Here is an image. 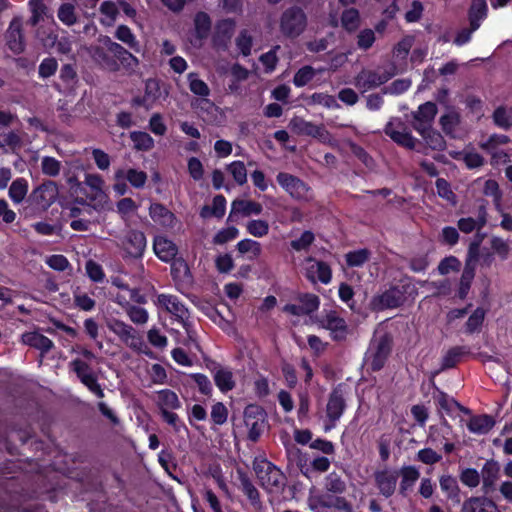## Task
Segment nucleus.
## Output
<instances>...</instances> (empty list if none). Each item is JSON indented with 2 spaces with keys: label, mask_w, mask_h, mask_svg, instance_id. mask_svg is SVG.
Returning a JSON list of instances; mask_svg holds the SVG:
<instances>
[{
  "label": "nucleus",
  "mask_w": 512,
  "mask_h": 512,
  "mask_svg": "<svg viewBox=\"0 0 512 512\" xmlns=\"http://www.w3.org/2000/svg\"><path fill=\"white\" fill-rule=\"evenodd\" d=\"M462 512H500L497 505L486 497H470L463 502Z\"/></svg>",
  "instance_id": "393cba45"
},
{
  "label": "nucleus",
  "mask_w": 512,
  "mask_h": 512,
  "mask_svg": "<svg viewBox=\"0 0 512 512\" xmlns=\"http://www.w3.org/2000/svg\"><path fill=\"white\" fill-rule=\"evenodd\" d=\"M125 312L129 319L136 325H144L148 322L149 314L143 307L136 305H127Z\"/></svg>",
  "instance_id": "864d4df0"
},
{
  "label": "nucleus",
  "mask_w": 512,
  "mask_h": 512,
  "mask_svg": "<svg viewBox=\"0 0 512 512\" xmlns=\"http://www.w3.org/2000/svg\"><path fill=\"white\" fill-rule=\"evenodd\" d=\"M106 325L126 346L135 351H141L143 339L131 325L118 319H110Z\"/></svg>",
  "instance_id": "1a4fd4ad"
},
{
  "label": "nucleus",
  "mask_w": 512,
  "mask_h": 512,
  "mask_svg": "<svg viewBox=\"0 0 512 512\" xmlns=\"http://www.w3.org/2000/svg\"><path fill=\"white\" fill-rule=\"evenodd\" d=\"M58 194L57 184L45 181L31 192L28 201L38 209L47 210L56 201Z\"/></svg>",
  "instance_id": "9b49d317"
},
{
  "label": "nucleus",
  "mask_w": 512,
  "mask_h": 512,
  "mask_svg": "<svg viewBox=\"0 0 512 512\" xmlns=\"http://www.w3.org/2000/svg\"><path fill=\"white\" fill-rule=\"evenodd\" d=\"M71 370L77 375L78 379L81 380L89 375H94L92 367L89 361H85L81 358H75L69 363Z\"/></svg>",
  "instance_id": "13d9d810"
},
{
  "label": "nucleus",
  "mask_w": 512,
  "mask_h": 512,
  "mask_svg": "<svg viewBox=\"0 0 512 512\" xmlns=\"http://www.w3.org/2000/svg\"><path fill=\"white\" fill-rule=\"evenodd\" d=\"M318 324L329 331L331 339L337 342L345 341L351 333L346 320L335 310L324 311Z\"/></svg>",
  "instance_id": "39448f33"
},
{
  "label": "nucleus",
  "mask_w": 512,
  "mask_h": 512,
  "mask_svg": "<svg viewBox=\"0 0 512 512\" xmlns=\"http://www.w3.org/2000/svg\"><path fill=\"white\" fill-rule=\"evenodd\" d=\"M254 471L262 487L267 491L274 492L283 486L284 475L271 462L264 459L254 462Z\"/></svg>",
  "instance_id": "7ed1b4c3"
},
{
  "label": "nucleus",
  "mask_w": 512,
  "mask_h": 512,
  "mask_svg": "<svg viewBox=\"0 0 512 512\" xmlns=\"http://www.w3.org/2000/svg\"><path fill=\"white\" fill-rule=\"evenodd\" d=\"M469 353L465 346H455L450 348L442 357L440 371L453 368L461 358Z\"/></svg>",
  "instance_id": "72a5a7b5"
},
{
  "label": "nucleus",
  "mask_w": 512,
  "mask_h": 512,
  "mask_svg": "<svg viewBox=\"0 0 512 512\" xmlns=\"http://www.w3.org/2000/svg\"><path fill=\"white\" fill-rule=\"evenodd\" d=\"M416 131L422 136L427 148L435 151H443L446 148V141L444 137L431 127L423 128L422 126L417 125Z\"/></svg>",
  "instance_id": "a878e982"
},
{
  "label": "nucleus",
  "mask_w": 512,
  "mask_h": 512,
  "mask_svg": "<svg viewBox=\"0 0 512 512\" xmlns=\"http://www.w3.org/2000/svg\"><path fill=\"white\" fill-rule=\"evenodd\" d=\"M146 243V237L142 231L129 230L121 241V247L127 256L139 258L145 251Z\"/></svg>",
  "instance_id": "2eb2a0df"
},
{
  "label": "nucleus",
  "mask_w": 512,
  "mask_h": 512,
  "mask_svg": "<svg viewBox=\"0 0 512 512\" xmlns=\"http://www.w3.org/2000/svg\"><path fill=\"white\" fill-rule=\"evenodd\" d=\"M436 401L439 407L445 410L447 413H452L455 409H459L460 411L469 414V409L463 407L459 404L454 398L450 397L443 391L438 390V394L436 396Z\"/></svg>",
  "instance_id": "a19ab883"
},
{
  "label": "nucleus",
  "mask_w": 512,
  "mask_h": 512,
  "mask_svg": "<svg viewBox=\"0 0 512 512\" xmlns=\"http://www.w3.org/2000/svg\"><path fill=\"white\" fill-rule=\"evenodd\" d=\"M460 123V115L454 110H449L440 117V125L444 132L453 135Z\"/></svg>",
  "instance_id": "09e8293b"
},
{
  "label": "nucleus",
  "mask_w": 512,
  "mask_h": 512,
  "mask_svg": "<svg viewBox=\"0 0 512 512\" xmlns=\"http://www.w3.org/2000/svg\"><path fill=\"white\" fill-rule=\"evenodd\" d=\"M486 15V0H473L469 10V20L472 30H477L480 27V22L486 18Z\"/></svg>",
  "instance_id": "473e14b6"
},
{
  "label": "nucleus",
  "mask_w": 512,
  "mask_h": 512,
  "mask_svg": "<svg viewBox=\"0 0 512 512\" xmlns=\"http://www.w3.org/2000/svg\"><path fill=\"white\" fill-rule=\"evenodd\" d=\"M226 210V199L222 195H216L213 198L212 206H204L200 211L202 218H208L211 216L222 218Z\"/></svg>",
  "instance_id": "4c0bfd02"
},
{
  "label": "nucleus",
  "mask_w": 512,
  "mask_h": 512,
  "mask_svg": "<svg viewBox=\"0 0 512 512\" xmlns=\"http://www.w3.org/2000/svg\"><path fill=\"white\" fill-rule=\"evenodd\" d=\"M384 132L398 145H401L408 149H414L417 143V139L414 138L401 118H392L385 126Z\"/></svg>",
  "instance_id": "9d476101"
},
{
  "label": "nucleus",
  "mask_w": 512,
  "mask_h": 512,
  "mask_svg": "<svg viewBox=\"0 0 512 512\" xmlns=\"http://www.w3.org/2000/svg\"><path fill=\"white\" fill-rule=\"evenodd\" d=\"M510 142V138L504 134H492L485 141L479 143V147L484 151L491 154L493 158L496 157V149L499 146L506 145Z\"/></svg>",
  "instance_id": "58836bf2"
},
{
  "label": "nucleus",
  "mask_w": 512,
  "mask_h": 512,
  "mask_svg": "<svg viewBox=\"0 0 512 512\" xmlns=\"http://www.w3.org/2000/svg\"><path fill=\"white\" fill-rule=\"evenodd\" d=\"M325 489L333 494H342L346 490V483L335 472L328 474L324 482Z\"/></svg>",
  "instance_id": "3c124183"
},
{
  "label": "nucleus",
  "mask_w": 512,
  "mask_h": 512,
  "mask_svg": "<svg viewBox=\"0 0 512 512\" xmlns=\"http://www.w3.org/2000/svg\"><path fill=\"white\" fill-rule=\"evenodd\" d=\"M495 425L493 417L489 415H477L473 416L468 424L467 428L471 433L482 435L488 433Z\"/></svg>",
  "instance_id": "c756f323"
},
{
  "label": "nucleus",
  "mask_w": 512,
  "mask_h": 512,
  "mask_svg": "<svg viewBox=\"0 0 512 512\" xmlns=\"http://www.w3.org/2000/svg\"><path fill=\"white\" fill-rule=\"evenodd\" d=\"M401 477L399 492L406 496L407 492L412 489L415 482L420 477V472L415 466H404L398 472Z\"/></svg>",
  "instance_id": "cd10ccee"
},
{
  "label": "nucleus",
  "mask_w": 512,
  "mask_h": 512,
  "mask_svg": "<svg viewBox=\"0 0 512 512\" xmlns=\"http://www.w3.org/2000/svg\"><path fill=\"white\" fill-rule=\"evenodd\" d=\"M306 276L313 282L320 281L327 284L331 280V270L329 266L313 258L306 259Z\"/></svg>",
  "instance_id": "6ab92c4d"
},
{
  "label": "nucleus",
  "mask_w": 512,
  "mask_h": 512,
  "mask_svg": "<svg viewBox=\"0 0 512 512\" xmlns=\"http://www.w3.org/2000/svg\"><path fill=\"white\" fill-rule=\"evenodd\" d=\"M189 88L192 93L200 97H207L210 94L208 85L201 79L198 78L196 73L188 74Z\"/></svg>",
  "instance_id": "6e6d98bb"
},
{
  "label": "nucleus",
  "mask_w": 512,
  "mask_h": 512,
  "mask_svg": "<svg viewBox=\"0 0 512 512\" xmlns=\"http://www.w3.org/2000/svg\"><path fill=\"white\" fill-rule=\"evenodd\" d=\"M62 164L59 160L51 156H44L41 159V171L49 177H57L60 174Z\"/></svg>",
  "instance_id": "5fc2aeb1"
},
{
  "label": "nucleus",
  "mask_w": 512,
  "mask_h": 512,
  "mask_svg": "<svg viewBox=\"0 0 512 512\" xmlns=\"http://www.w3.org/2000/svg\"><path fill=\"white\" fill-rule=\"evenodd\" d=\"M247 232L257 238L266 236L269 233V223L265 220H251L246 224Z\"/></svg>",
  "instance_id": "e2e57ef3"
},
{
  "label": "nucleus",
  "mask_w": 512,
  "mask_h": 512,
  "mask_svg": "<svg viewBox=\"0 0 512 512\" xmlns=\"http://www.w3.org/2000/svg\"><path fill=\"white\" fill-rule=\"evenodd\" d=\"M486 224V209L485 207H480L479 214L476 219L472 217L461 218L458 221V228L463 233H470L475 229H481Z\"/></svg>",
  "instance_id": "2f4dec72"
},
{
  "label": "nucleus",
  "mask_w": 512,
  "mask_h": 512,
  "mask_svg": "<svg viewBox=\"0 0 512 512\" xmlns=\"http://www.w3.org/2000/svg\"><path fill=\"white\" fill-rule=\"evenodd\" d=\"M392 340L389 335H376L370 342L365 361L373 371L381 370L391 352Z\"/></svg>",
  "instance_id": "f257e3e1"
},
{
  "label": "nucleus",
  "mask_w": 512,
  "mask_h": 512,
  "mask_svg": "<svg viewBox=\"0 0 512 512\" xmlns=\"http://www.w3.org/2000/svg\"><path fill=\"white\" fill-rule=\"evenodd\" d=\"M278 184L295 200L309 202L313 199L311 188L298 177L281 172L276 177Z\"/></svg>",
  "instance_id": "423d86ee"
},
{
  "label": "nucleus",
  "mask_w": 512,
  "mask_h": 512,
  "mask_svg": "<svg viewBox=\"0 0 512 512\" xmlns=\"http://www.w3.org/2000/svg\"><path fill=\"white\" fill-rule=\"evenodd\" d=\"M115 37L126 44L129 48L133 49L136 52L140 51V46L138 41L136 40L135 35L131 31V29L126 25H120L117 27L115 31Z\"/></svg>",
  "instance_id": "37998d69"
},
{
  "label": "nucleus",
  "mask_w": 512,
  "mask_h": 512,
  "mask_svg": "<svg viewBox=\"0 0 512 512\" xmlns=\"http://www.w3.org/2000/svg\"><path fill=\"white\" fill-rule=\"evenodd\" d=\"M236 249L240 255H247V258L250 260L258 258L262 253L261 244L249 238L239 241L236 245Z\"/></svg>",
  "instance_id": "e433bc0d"
},
{
  "label": "nucleus",
  "mask_w": 512,
  "mask_h": 512,
  "mask_svg": "<svg viewBox=\"0 0 512 512\" xmlns=\"http://www.w3.org/2000/svg\"><path fill=\"white\" fill-rule=\"evenodd\" d=\"M227 170L238 185H243L247 182V170L242 161H233L227 166Z\"/></svg>",
  "instance_id": "bf43d9fd"
},
{
  "label": "nucleus",
  "mask_w": 512,
  "mask_h": 512,
  "mask_svg": "<svg viewBox=\"0 0 512 512\" xmlns=\"http://www.w3.org/2000/svg\"><path fill=\"white\" fill-rule=\"evenodd\" d=\"M155 402L161 412L165 410H176L181 407L177 394L170 389H163L156 393Z\"/></svg>",
  "instance_id": "bb28decb"
},
{
  "label": "nucleus",
  "mask_w": 512,
  "mask_h": 512,
  "mask_svg": "<svg viewBox=\"0 0 512 512\" xmlns=\"http://www.w3.org/2000/svg\"><path fill=\"white\" fill-rule=\"evenodd\" d=\"M288 127L294 134L316 138L321 143L328 144L333 148L339 146L338 142L323 125H316L311 121L295 116L289 121Z\"/></svg>",
  "instance_id": "f03ea898"
},
{
  "label": "nucleus",
  "mask_w": 512,
  "mask_h": 512,
  "mask_svg": "<svg viewBox=\"0 0 512 512\" xmlns=\"http://www.w3.org/2000/svg\"><path fill=\"white\" fill-rule=\"evenodd\" d=\"M398 478V471L391 468L377 470L374 473L375 485L379 493L385 498H389L395 493Z\"/></svg>",
  "instance_id": "4468645a"
},
{
  "label": "nucleus",
  "mask_w": 512,
  "mask_h": 512,
  "mask_svg": "<svg viewBox=\"0 0 512 512\" xmlns=\"http://www.w3.org/2000/svg\"><path fill=\"white\" fill-rule=\"evenodd\" d=\"M321 496H323V502L326 503L325 508H336L345 512L352 510L351 504L344 497H333L326 494H321Z\"/></svg>",
  "instance_id": "69168bd1"
},
{
  "label": "nucleus",
  "mask_w": 512,
  "mask_h": 512,
  "mask_svg": "<svg viewBox=\"0 0 512 512\" xmlns=\"http://www.w3.org/2000/svg\"><path fill=\"white\" fill-rule=\"evenodd\" d=\"M490 245L493 252L502 260H506L508 258L511 248L507 240L499 236H492L490 239Z\"/></svg>",
  "instance_id": "052dcab7"
},
{
  "label": "nucleus",
  "mask_w": 512,
  "mask_h": 512,
  "mask_svg": "<svg viewBox=\"0 0 512 512\" xmlns=\"http://www.w3.org/2000/svg\"><path fill=\"white\" fill-rule=\"evenodd\" d=\"M392 74L380 70H363L355 77V86L367 92L389 81Z\"/></svg>",
  "instance_id": "ddd939ff"
},
{
  "label": "nucleus",
  "mask_w": 512,
  "mask_h": 512,
  "mask_svg": "<svg viewBox=\"0 0 512 512\" xmlns=\"http://www.w3.org/2000/svg\"><path fill=\"white\" fill-rule=\"evenodd\" d=\"M99 11L103 16L101 19L102 24L107 26L114 24L119 13L116 3L108 0L101 3Z\"/></svg>",
  "instance_id": "49530a36"
},
{
  "label": "nucleus",
  "mask_w": 512,
  "mask_h": 512,
  "mask_svg": "<svg viewBox=\"0 0 512 512\" xmlns=\"http://www.w3.org/2000/svg\"><path fill=\"white\" fill-rule=\"evenodd\" d=\"M91 55L93 59L103 68L109 70V71H117L118 70V64L117 62L112 59L103 48L100 47H94L92 48Z\"/></svg>",
  "instance_id": "de8ad7c7"
},
{
  "label": "nucleus",
  "mask_w": 512,
  "mask_h": 512,
  "mask_svg": "<svg viewBox=\"0 0 512 512\" xmlns=\"http://www.w3.org/2000/svg\"><path fill=\"white\" fill-rule=\"evenodd\" d=\"M149 215L155 223L166 229L174 228L178 222L174 213L160 203L150 205Z\"/></svg>",
  "instance_id": "a211bd4d"
},
{
  "label": "nucleus",
  "mask_w": 512,
  "mask_h": 512,
  "mask_svg": "<svg viewBox=\"0 0 512 512\" xmlns=\"http://www.w3.org/2000/svg\"><path fill=\"white\" fill-rule=\"evenodd\" d=\"M6 42L9 49L15 53L20 54L24 51L25 44L22 34V19L14 17L9 24L5 34Z\"/></svg>",
  "instance_id": "dca6fc26"
},
{
  "label": "nucleus",
  "mask_w": 512,
  "mask_h": 512,
  "mask_svg": "<svg viewBox=\"0 0 512 512\" xmlns=\"http://www.w3.org/2000/svg\"><path fill=\"white\" fill-rule=\"evenodd\" d=\"M28 192V182L23 178H17L12 182L9 188V197L11 200L19 204L26 197Z\"/></svg>",
  "instance_id": "79ce46f5"
},
{
  "label": "nucleus",
  "mask_w": 512,
  "mask_h": 512,
  "mask_svg": "<svg viewBox=\"0 0 512 512\" xmlns=\"http://www.w3.org/2000/svg\"><path fill=\"white\" fill-rule=\"evenodd\" d=\"M130 139L136 150L148 151L154 147L153 138L146 132L133 131L130 133Z\"/></svg>",
  "instance_id": "c03bdc74"
},
{
  "label": "nucleus",
  "mask_w": 512,
  "mask_h": 512,
  "mask_svg": "<svg viewBox=\"0 0 512 512\" xmlns=\"http://www.w3.org/2000/svg\"><path fill=\"white\" fill-rule=\"evenodd\" d=\"M116 208L121 218L126 221L130 214L137 211L138 205L132 198L126 197L117 202Z\"/></svg>",
  "instance_id": "338daca9"
},
{
  "label": "nucleus",
  "mask_w": 512,
  "mask_h": 512,
  "mask_svg": "<svg viewBox=\"0 0 512 512\" xmlns=\"http://www.w3.org/2000/svg\"><path fill=\"white\" fill-rule=\"evenodd\" d=\"M437 114V106L433 102H426L420 105L417 111L413 112V127L416 130V126L420 125L423 128L431 127L433 120Z\"/></svg>",
  "instance_id": "5701e85b"
},
{
  "label": "nucleus",
  "mask_w": 512,
  "mask_h": 512,
  "mask_svg": "<svg viewBox=\"0 0 512 512\" xmlns=\"http://www.w3.org/2000/svg\"><path fill=\"white\" fill-rule=\"evenodd\" d=\"M342 26L348 31H354L358 28L360 17L358 10L354 8L346 9L341 17Z\"/></svg>",
  "instance_id": "680f3d73"
},
{
  "label": "nucleus",
  "mask_w": 512,
  "mask_h": 512,
  "mask_svg": "<svg viewBox=\"0 0 512 512\" xmlns=\"http://www.w3.org/2000/svg\"><path fill=\"white\" fill-rule=\"evenodd\" d=\"M263 211V206L256 201L236 199L231 204V211L229 218L233 215H241L243 217H250L252 215H260Z\"/></svg>",
  "instance_id": "b1692460"
},
{
  "label": "nucleus",
  "mask_w": 512,
  "mask_h": 512,
  "mask_svg": "<svg viewBox=\"0 0 512 512\" xmlns=\"http://www.w3.org/2000/svg\"><path fill=\"white\" fill-rule=\"evenodd\" d=\"M441 490L446 494L448 499L459 503L460 502V489L457 480L451 475H443L439 479Z\"/></svg>",
  "instance_id": "f704fd0d"
},
{
  "label": "nucleus",
  "mask_w": 512,
  "mask_h": 512,
  "mask_svg": "<svg viewBox=\"0 0 512 512\" xmlns=\"http://www.w3.org/2000/svg\"><path fill=\"white\" fill-rule=\"evenodd\" d=\"M214 382L221 392H228L234 389L235 380L231 370L219 368L214 373Z\"/></svg>",
  "instance_id": "c9c22d12"
},
{
  "label": "nucleus",
  "mask_w": 512,
  "mask_h": 512,
  "mask_svg": "<svg viewBox=\"0 0 512 512\" xmlns=\"http://www.w3.org/2000/svg\"><path fill=\"white\" fill-rule=\"evenodd\" d=\"M195 29L199 37L207 36L211 28V20L207 13L199 12L194 18Z\"/></svg>",
  "instance_id": "774afa93"
},
{
  "label": "nucleus",
  "mask_w": 512,
  "mask_h": 512,
  "mask_svg": "<svg viewBox=\"0 0 512 512\" xmlns=\"http://www.w3.org/2000/svg\"><path fill=\"white\" fill-rule=\"evenodd\" d=\"M58 19L67 26H72L77 22L76 8L71 3H63L57 11Z\"/></svg>",
  "instance_id": "8fccbe9b"
},
{
  "label": "nucleus",
  "mask_w": 512,
  "mask_h": 512,
  "mask_svg": "<svg viewBox=\"0 0 512 512\" xmlns=\"http://www.w3.org/2000/svg\"><path fill=\"white\" fill-rule=\"evenodd\" d=\"M244 423L248 439L256 442L267 427L266 413L258 405H248L244 410Z\"/></svg>",
  "instance_id": "6e6552de"
},
{
  "label": "nucleus",
  "mask_w": 512,
  "mask_h": 512,
  "mask_svg": "<svg viewBox=\"0 0 512 512\" xmlns=\"http://www.w3.org/2000/svg\"><path fill=\"white\" fill-rule=\"evenodd\" d=\"M21 341L23 344L39 350L42 356L54 347L53 341L38 331H30L22 334Z\"/></svg>",
  "instance_id": "4be33fe9"
},
{
  "label": "nucleus",
  "mask_w": 512,
  "mask_h": 512,
  "mask_svg": "<svg viewBox=\"0 0 512 512\" xmlns=\"http://www.w3.org/2000/svg\"><path fill=\"white\" fill-rule=\"evenodd\" d=\"M499 476H500L499 463L494 460L486 461L481 469V479H482L483 487L486 489L493 488L495 483L499 479Z\"/></svg>",
  "instance_id": "c85d7f7f"
},
{
  "label": "nucleus",
  "mask_w": 512,
  "mask_h": 512,
  "mask_svg": "<svg viewBox=\"0 0 512 512\" xmlns=\"http://www.w3.org/2000/svg\"><path fill=\"white\" fill-rule=\"evenodd\" d=\"M307 26V17L301 8L292 7L283 12L280 18V31L289 38L301 35Z\"/></svg>",
  "instance_id": "20e7f679"
},
{
  "label": "nucleus",
  "mask_w": 512,
  "mask_h": 512,
  "mask_svg": "<svg viewBox=\"0 0 512 512\" xmlns=\"http://www.w3.org/2000/svg\"><path fill=\"white\" fill-rule=\"evenodd\" d=\"M159 305L164 307L169 313L174 315L176 319L185 325L189 317L188 309L185 305L174 295L160 294L157 298Z\"/></svg>",
  "instance_id": "f3484780"
},
{
  "label": "nucleus",
  "mask_w": 512,
  "mask_h": 512,
  "mask_svg": "<svg viewBox=\"0 0 512 512\" xmlns=\"http://www.w3.org/2000/svg\"><path fill=\"white\" fill-rule=\"evenodd\" d=\"M161 95L159 82L155 79H148L145 83V92L143 97L138 101L139 105L150 109Z\"/></svg>",
  "instance_id": "7c9ffc66"
},
{
  "label": "nucleus",
  "mask_w": 512,
  "mask_h": 512,
  "mask_svg": "<svg viewBox=\"0 0 512 512\" xmlns=\"http://www.w3.org/2000/svg\"><path fill=\"white\" fill-rule=\"evenodd\" d=\"M346 408V391L342 384L336 386L329 394L326 405V416L330 422V426L334 427L336 422L341 418Z\"/></svg>",
  "instance_id": "f8f14e48"
},
{
  "label": "nucleus",
  "mask_w": 512,
  "mask_h": 512,
  "mask_svg": "<svg viewBox=\"0 0 512 512\" xmlns=\"http://www.w3.org/2000/svg\"><path fill=\"white\" fill-rule=\"evenodd\" d=\"M316 75V71L312 66H303L300 68L293 77V84L296 87H303L307 85Z\"/></svg>",
  "instance_id": "4d7b16f0"
},
{
  "label": "nucleus",
  "mask_w": 512,
  "mask_h": 512,
  "mask_svg": "<svg viewBox=\"0 0 512 512\" xmlns=\"http://www.w3.org/2000/svg\"><path fill=\"white\" fill-rule=\"evenodd\" d=\"M485 311L482 308H477L474 312L469 316L466 322V332L472 334L478 331L484 321Z\"/></svg>",
  "instance_id": "0e129e2a"
},
{
  "label": "nucleus",
  "mask_w": 512,
  "mask_h": 512,
  "mask_svg": "<svg viewBox=\"0 0 512 512\" xmlns=\"http://www.w3.org/2000/svg\"><path fill=\"white\" fill-rule=\"evenodd\" d=\"M475 271L476 268L470 267L469 264L464 266L458 289V295L461 299L466 298V296L468 295L471 284L475 277Z\"/></svg>",
  "instance_id": "a18cd8bd"
},
{
  "label": "nucleus",
  "mask_w": 512,
  "mask_h": 512,
  "mask_svg": "<svg viewBox=\"0 0 512 512\" xmlns=\"http://www.w3.org/2000/svg\"><path fill=\"white\" fill-rule=\"evenodd\" d=\"M115 181L127 180L130 185L136 189H141L145 186L148 175L145 171L135 168H119L114 174Z\"/></svg>",
  "instance_id": "aec40b11"
},
{
  "label": "nucleus",
  "mask_w": 512,
  "mask_h": 512,
  "mask_svg": "<svg viewBox=\"0 0 512 512\" xmlns=\"http://www.w3.org/2000/svg\"><path fill=\"white\" fill-rule=\"evenodd\" d=\"M483 193L486 196L492 197L495 209L501 212L502 193L498 183L495 180L488 179L484 184Z\"/></svg>",
  "instance_id": "603ef678"
},
{
  "label": "nucleus",
  "mask_w": 512,
  "mask_h": 512,
  "mask_svg": "<svg viewBox=\"0 0 512 512\" xmlns=\"http://www.w3.org/2000/svg\"><path fill=\"white\" fill-rule=\"evenodd\" d=\"M413 289L411 283L402 280L399 285L392 286L373 300L374 305L379 309L396 308L406 300V294Z\"/></svg>",
  "instance_id": "0eeeda50"
},
{
  "label": "nucleus",
  "mask_w": 512,
  "mask_h": 512,
  "mask_svg": "<svg viewBox=\"0 0 512 512\" xmlns=\"http://www.w3.org/2000/svg\"><path fill=\"white\" fill-rule=\"evenodd\" d=\"M492 119L497 127L509 130L512 128V106L510 108L499 106L494 110Z\"/></svg>",
  "instance_id": "ea45409f"
},
{
  "label": "nucleus",
  "mask_w": 512,
  "mask_h": 512,
  "mask_svg": "<svg viewBox=\"0 0 512 512\" xmlns=\"http://www.w3.org/2000/svg\"><path fill=\"white\" fill-rule=\"evenodd\" d=\"M153 250L156 256L163 262L174 260L178 253L175 243L164 236H156L154 238Z\"/></svg>",
  "instance_id": "412c9836"
}]
</instances>
